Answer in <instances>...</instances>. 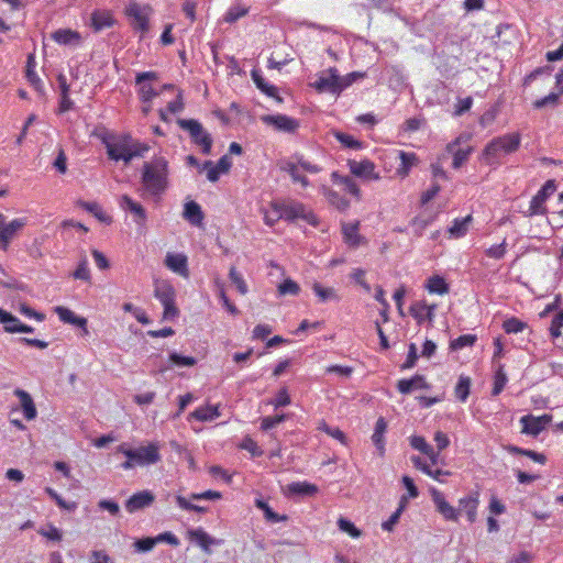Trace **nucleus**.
I'll list each match as a JSON object with an SVG mask.
<instances>
[{
    "label": "nucleus",
    "mask_w": 563,
    "mask_h": 563,
    "mask_svg": "<svg viewBox=\"0 0 563 563\" xmlns=\"http://www.w3.org/2000/svg\"><path fill=\"white\" fill-rule=\"evenodd\" d=\"M141 179L147 195L159 197L168 186V162L164 157H156L144 163Z\"/></svg>",
    "instance_id": "1"
},
{
    "label": "nucleus",
    "mask_w": 563,
    "mask_h": 563,
    "mask_svg": "<svg viewBox=\"0 0 563 563\" xmlns=\"http://www.w3.org/2000/svg\"><path fill=\"white\" fill-rule=\"evenodd\" d=\"M521 142L519 133H507L501 136L494 137L483 150L482 159L489 166H497L501 163V156L515 153Z\"/></svg>",
    "instance_id": "2"
},
{
    "label": "nucleus",
    "mask_w": 563,
    "mask_h": 563,
    "mask_svg": "<svg viewBox=\"0 0 563 563\" xmlns=\"http://www.w3.org/2000/svg\"><path fill=\"white\" fill-rule=\"evenodd\" d=\"M93 135L106 146L108 157L115 162H118L120 152L128 150V146L132 143V136L130 134L113 133L104 126L97 128Z\"/></svg>",
    "instance_id": "3"
},
{
    "label": "nucleus",
    "mask_w": 563,
    "mask_h": 563,
    "mask_svg": "<svg viewBox=\"0 0 563 563\" xmlns=\"http://www.w3.org/2000/svg\"><path fill=\"white\" fill-rule=\"evenodd\" d=\"M283 219L286 221H295L301 219L310 225L317 227L319 221L314 213L303 203L295 200H278Z\"/></svg>",
    "instance_id": "4"
},
{
    "label": "nucleus",
    "mask_w": 563,
    "mask_h": 563,
    "mask_svg": "<svg viewBox=\"0 0 563 563\" xmlns=\"http://www.w3.org/2000/svg\"><path fill=\"white\" fill-rule=\"evenodd\" d=\"M177 124L187 131L196 145L201 147L203 154L209 155L212 147V137L205 131L202 124L195 119H178Z\"/></svg>",
    "instance_id": "5"
},
{
    "label": "nucleus",
    "mask_w": 563,
    "mask_h": 563,
    "mask_svg": "<svg viewBox=\"0 0 563 563\" xmlns=\"http://www.w3.org/2000/svg\"><path fill=\"white\" fill-rule=\"evenodd\" d=\"M128 459L134 460L136 465H151L161 460L159 446L156 443H150L146 446L137 449H126L123 444L118 448Z\"/></svg>",
    "instance_id": "6"
},
{
    "label": "nucleus",
    "mask_w": 563,
    "mask_h": 563,
    "mask_svg": "<svg viewBox=\"0 0 563 563\" xmlns=\"http://www.w3.org/2000/svg\"><path fill=\"white\" fill-rule=\"evenodd\" d=\"M556 190L555 180L549 179L544 183L541 189L533 196L530 201V207L528 210V216H537V214H545L547 208L544 207V202L547 199L554 194Z\"/></svg>",
    "instance_id": "7"
},
{
    "label": "nucleus",
    "mask_w": 563,
    "mask_h": 563,
    "mask_svg": "<svg viewBox=\"0 0 563 563\" xmlns=\"http://www.w3.org/2000/svg\"><path fill=\"white\" fill-rule=\"evenodd\" d=\"M432 501L435 506V510L448 521L456 522L459 520V510L450 505L440 490L437 488L430 489Z\"/></svg>",
    "instance_id": "8"
},
{
    "label": "nucleus",
    "mask_w": 563,
    "mask_h": 563,
    "mask_svg": "<svg viewBox=\"0 0 563 563\" xmlns=\"http://www.w3.org/2000/svg\"><path fill=\"white\" fill-rule=\"evenodd\" d=\"M151 12L150 7H142L137 3H131L126 8V14L132 20V25L135 30L147 32L148 30V15Z\"/></svg>",
    "instance_id": "9"
},
{
    "label": "nucleus",
    "mask_w": 563,
    "mask_h": 563,
    "mask_svg": "<svg viewBox=\"0 0 563 563\" xmlns=\"http://www.w3.org/2000/svg\"><path fill=\"white\" fill-rule=\"evenodd\" d=\"M26 225V219L16 218L9 223L3 222L0 228V250L7 251L11 241L16 236L18 232Z\"/></svg>",
    "instance_id": "10"
},
{
    "label": "nucleus",
    "mask_w": 563,
    "mask_h": 563,
    "mask_svg": "<svg viewBox=\"0 0 563 563\" xmlns=\"http://www.w3.org/2000/svg\"><path fill=\"white\" fill-rule=\"evenodd\" d=\"M262 121L274 126L278 131L294 133L299 128V121L285 114H267L262 117Z\"/></svg>",
    "instance_id": "11"
},
{
    "label": "nucleus",
    "mask_w": 563,
    "mask_h": 563,
    "mask_svg": "<svg viewBox=\"0 0 563 563\" xmlns=\"http://www.w3.org/2000/svg\"><path fill=\"white\" fill-rule=\"evenodd\" d=\"M550 421L551 417L547 415L541 417L527 415L520 419V423L522 424V432L530 435H538Z\"/></svg>",
    "instance_id": "12"
},
{
    "label": "nucleus",
    "mask_w": 563,
    "mask_h": 563,
    "mask_svg": "<svg viewBox=\"0 0 563 563\" xmlns=\"http://www.w3.org/2000/svg\"><path fill=\"white\" fill-rule=\"evenodd\" d=\"M156 79L157 74L155 71H144L136 75L135 82L140 86L139 93L144 102L151 101L158 95L150 84H145V81Z\"/></svg>",
    "instance_id": "13"
},
{
    "label": "nucleus",
    "mask_w": 563,
    "mask_h": 563,
    "mask_svg": "<svg viewBox=\"0 0 563 563\" xmlns=\"http://www.w3.org/2000/svg\"><path fill=\"white\" fill-rule=\"evenodd\" d=\"M313 87L320 92L338 95V70L333 67L329 68L313 82Z\"/></svg>",
    "instance_id": "14"
},
{
    "label": "nucleus",
    "mask_w": 563,
    "mask_h": 563,
    "mask_svg": "<svg viewBox=\"0 0 563 563\" xmlns=\"http://www.w3.org/2000/svg\"><path fill=\"white\" fill-rule=\"evenodd\" d=\"M120 207L133 214V220L137 225H143L146 222V210L128 195H123L120 198Z\"/></svg>",
    "instance_id": "15"
},
{
    "label": "nucleus",
    "mask_w": 563,
    "mask_h": 563,
    "mask_svg": "<svg viewBox=\"0 0 563 563\" xmlns=\"http://www.w3.org/2000/svg\"><path fill=\"white\" fill-rule=\"evenodd\" d=\"M155 497L154 495L148 490H142L134 495H132L126 501H125V509L133 514L135 511H139L141 509H144L152 505Z\"/></svg>",
    "instance_id": "16"
},
{
    "label": "nucleus",
    "mask_w": 563,
    "mask_h": 563,
    "mask_svg": "<svg viewBox=\"0 0 563 563\" xmlns=\"http://www.w3.org/2000/svg\"><path fill=\"white\" fill-rule=\"evenodd\" d=\"M350 170L353 175L367 178V179H379V175L375 173V165L369 159H363L361 162L349 161Z\"/></svg>",
    "instance_id": "17"
},
{
    "label": "nucleus",
    "mask_w": 563,
    "mask_h": 563,
    "mask_svg": "<svg viewBox=\"0 0 563 563\" xmlns=\"http://www.w3.org/2000/svg\"><path fill=\"white\" fill-rule=\"evenodd\" d=\"M479 500H478V494H472L468 496H465L459 500V516L461 512H465L467 520L473 523L476 521L477 518V507H478Z\"/></svg>",
    "instance_id": "18"
},
{
    "label": "nucleus",
    "mask_w": 563,
    "mask_h": 563,
    "mask_svg": "<svg viewBox=\"0 0 563 563\" xmlns=\"http://www.w3.org/2000/svg\"><path fill=\"white\" fill-rule=\"evenodd\" d=\"M430 385L427 383L426 377L416 374L409 379H400L397 383V389L400 394L408 395L416 389H429Z\"/></svg>",
    "instance_id": "19"
},
{
    "label": "nucleus",
    "mask_w": 563,
    "mask_h": 563,
    "mask_svg": "<svg viewBox=\"0 0 563 563\" xmlns=\"http://www.w3.org/2000/svg\"><path fill=\"white\" fill-rule=\"evenodd\" d=\"M165 265L174 273L188 277L189 271L187 265V256L180 253H168L165 257Z\"/></svg>",
    "instance_id": "20"
},
{
    "label": "nucleus",
    "mask_w": 563,
    "mask_h": 563,
    "mask_svg": "<svg viewBox=\"0 0 563 563\" xmlns=\"http://www.w3.org/2000/svg\"><path fill=\"white\" fill-rule=\"evenodd\" d=\"M13 394L20 399V405L23 410L24 418L29 421L35 419L37 410L31 395L20 388H16Z\"/></svg>",
    "instance_id": "21"
},
{
    "label": "nucleus",
    "mask_w": 563,
    "mask_h": 563,
    "mask_svg": "<svg viewBox=\"0 0 563 563\" xmlns=\"http://www.w3.org/2000/svg\"><path fill=\"white\" fill-rule=\"evenodd\" d=\"M55 312L59 319L68 324H73L82 329L84 334H88L87 319L84 317L76 316L70 309L65 307H56Z\"/></svg>",
    "instance_id": "22"
},
{
    "label": "nucleus",
    "mask_w": 563,
    "mask_h": 563,
    "mask_svg": "<svg viewBox=\"0 0 563 563\" xmlns=\"http://www.w3.org/2000/svg\"><path fill=\"white\" fill-rule=\"evenodd\" d=\"M462 141V136H459L455 141L448 144L446 150L453 154V168L457 169L460 168L468 158V155L471 153V147L463 150L457 148Z\"/></svg>",
    "instance_id": "23"
},
{
    "label": "nucleus",
    "mask_w": 563,
    "mask_h": 563,
    "mask_svg": "<svg viewBox=\"0 0 563 563\" xmlns=\"http://www.w3.org/2000/svg\"><path fill=\"white\" fill-rule=\"evenodd\" d=\"M183 217L195 227H200L203 221L201 207L195 201H188L185 203Z\"/></svg>",
    "instance_id": "24"
},
{
    "label": "nucleus",
    "mask_w": 563,
    "mask_h": 563,
    "mask_svg": "<svg viewBox=\"0 0 563 563\" xmlns=\"http://www.w3.org/2000/svg\"><path fill=\"white\" fill-rule=\"evenodd\" d=\"M154 296L161 301L162 305L172 303V301H175L176 291L168 282H156Z\"/></svg>",
    "instance_id": "25"
},
{
    "label": "nucleus",
    "mask_w": 563,
    "mask_h": 563,
    "mask_svg": "<svg viewBox=\"0 0 563 563\" xmlns=\"http://www.w3.org/2000/svg\"><path fill=\"white\" fill-rule=\"evenodd\" d=\"M189 539L191 541H195L198 545L201 547V549L209 553L210 552V545L212 544H219V541L210 537L205 530L201 528L198 529H191L188 531Z\"/></svg>",
    "instance_id": "26"
},
{
    "label": "nucleus",
    "mask_w": 563,
    "mask_h": 563,
    "mask_svg": "<svg viewBox=\"0 0 563 563\" xmlns=\"http://www.w3.org/2000/svg\"><path fill=\"white\" fill-rule=\"evenodd\" d=\"M342 234L344 242L351 247H357L363 242V238L358 234V222L344 223Z\"/></svg>",
    "instance_id": "27"
},
{
    "label": "nucleus",
    "mask_w": 563,
    "mask_h": 563,
    "mask_svg": "<svg viewBox=\"0 0 563 563\" xmlns=\"http://www.w3.org/2000/svg\"><path fill=\"white\" fill-rule=\"evenodd\" d=\"M51 36L56 43L62 45H77L80 42V34L69 29H59L52 33Z\"/></svg>",
    "instance_id": "28"
},
{
    "label": "nucleus",
    "mask_w": 563,
    "mask_h": 563,
    "mask_svg": "<svg viewBox=\"0 0 563 563\" xmlns=\"http://www.w3.org/2000/svg\"><path fill=\"white\" fill-rule=\"evenodd\" d=\"M398 157L400 159V165L396 169V174L401 178H405L409 175V172L412 168V166L417 164V156L415 153L399 151Z\"/></svg>",
    "instance_id": "29"
},
{
    "label": "nucleus",
    "mask_w": 563,
    "mask_h": 563,
    "mask_svg": "<svg viewBox=\"0 0 563 563\" xmlns=\"http://www.w3.org/2000/svg\"><path fill=\"white\" fill-rule=\"evenodd\" d=\"M424 287L430 294L445 295L450 291L449 284L439 275L429 277Z\"/></svg>",
    "instance_id": "30"
},
{
    "label": "nucleus",
    "mask_w": 563,
    "mask_h": 563,
    "mask_svg": "<svg viewBox=\"0 0 563 563\" xmlns=\"http://www.w3.org/2000/svg\"><path fill=\"white\" fill-rule=\"evenodd\" d=\"M312 290L320 302L339 301L340 297L333 287H324L320 283L312 284Z\"/></svg>",
    "instance_id": "31"
},
{
    "label": "nucleus",
    "mask_w": 563,
    "mask_h": 563,
    "mask_svg": "<svg viewBox=\"0 0 563 563\" xmlns=\"http://www.w3.org/2000/svg\"><path fill=\"white\" fill-rule=\"evenodd\" d=\"M219 416L220 411L218 406H205L197 408L189 417L198 421H212Z\"/></svg>",
    "instance_id": "32"
},
{
    "label": "nucleus",
    "mask_w": 563,
    "mask_h": 563,
    "mask_svg": "<svg viewBox=\"0 0 563 563\" xmlns=\"http://www.w3.org/2000/svg\"><path fill=\"white\" fill-rule=\"evenodd\" d=\"M286 490L289 495L312 496L318 492V488L316 485L306 482H294L287 485Z\"/></svg>",
    "instance_id": "33"
},
{
    "label": "nucleus",
    "mask_w": 563,
    "mask_h": 563,
    "mask_svg": "<svg viewBox=\"0 0 563 563\" xmlns=\"http://www.w3.org/2000/svg\"><path fill=\"white\" fill-rule=\"evenodd\" d=\"M251 75L253 81L261 91L269 97H276L279 101L282 100L277 97V88L274 85L266 82L260 70L253 69Z\"/></svg>",
    "instance_id": "34"
},
{
    "label": "nucleus",
    "mask_w": 563,
    "mask_h": 563,
    "mask_svg": "<svg viewBox=\"0 0 563 563\" xmlns=\"http://www.w3.org/2000/svg\"><path fill=\"white\" fill-rule=\"evenodd\" d=\"M320 190L327 197L329 203L334 206L336 209L345 210L349 207V201L339 192L328 188L327 186H322Z\"/></svg>",
    "instance_id": "35"
},
{
    "label": "nucleus",
    "mask_w": 563,
    "mask_h": 563,
    "mask_svg": "<svg viewBox=\"0 0 563 563\" xmlns=\"http://www.w3.org/2000/svg\"><path fill=\"white\" fill-rule=\"evenodd\" d=\"M434 309L435 305L429 306L424 302H416L410 307V312L419 322H421L423 317L432 320Z\"/></svg>",
    "instance_id": "36"
},
{
    "label": "nucleus",
    "mask_w": 563,
    "mask_h": 563,
    "mask_svg": "<svg viewBox=\"0 0 563 563\" xmlns=\"http://www.w3.org/2000/svg\"><path fill=\"white\" fill-rule=\"evenodd\" d=\"M387 423L384 418H378L375 423L374 433L372 435V441L379 450L380 454L384 453V433L386 432Z\"/></svg>",
    "instance_id": "37"
},
{
    "label": "nucleus",
    "mask_w": 563,
    "mask_h": 563,
    "mask_svg": "<svg viewBox=\"0 0 563 563\" xmlns=\"http://www.w3.org/2000/svg\"><path fill=\"white\" fill-rule=\"evenodd\" d=\"M91 23L95 31H101L106 27H110L113 24V19L109 12L96 11L91 15Z\"/></svg>",
    "instance_id": "38"
},
{
    "label": "nucleus",
    "mask_w": 563,
    "mask_h": 563,
    "mask_svg": "<svg viewBox=\"0 0 563 563\" xmlns=\"http://www.w3.org/2000/svg\"><path fill=\"white\" fill-rule=\"evenodd\" d=\"M506 450L510 454L526 455V456L530 457L531 460H533L534 462L540 463V464H544L547 462V457L544 454L538 453L532 450L521 449V448L512 445V444L507 445Z\"/></svg>",
    "instance_id": "39"
},
{
    "label": "nucleus",
    "mask_w": 563,
    "mask_h": 563,
    "mask_svg": "<svg viewBox=\"0 0 563 563\" xmlns=\"http://www.w3.org/2000/svg\"><path fill=\"white\" fill-rule=\"evenodd\" d=\"M300 286L298 283L290 278H286L277 286V294L280 297L284 296H298L300 292Z\"/></svg>",
    "instance_id": "40"
},
{
    "label": "nucleus",
    "mask_w": 563,
    "mask_h": 563,
    "mask_svg": "<svg viewBox=\"0 0 563 563\" xmlns=\"http://www.w3.org/2000/svg\"><path fill=\"white\" fill-rule=\"evenodd\" d=\"M471 389V378L468 376H460L459 382L454 388L455 397L465 402Z\"/></svg>",
    "instance_id": "41"
},
{
    "label": "nucleus",
    "mask_w": 563,
    "mask_h": 563,
    "mask_svg": "<svg viewBox=\"0 0 563 563\" xmlns=\"http://www.w3.org/2000/svg\"><path fill=\"white\" fill-rule=\"evenodd\" d=\"M278 207H279L278 200H274L271 202L269 210H263L264 222L268 227L275 225L276 222H278L280 219H283L282 211Z\"/></svg>",
    "instance_id": "42"
},
{
    "label": "nucleus",
    "mask_w": 563,
    "mask_h": 563,
    "mask_svg": "<svg viewBox=\"0 0 563 563\" xmlns=\"http://www.w3.org/2000/svg\"><path fill=\"white\" fill-rule=\"evenodd\" d=\"M255 506L263 510L264 512V517L267 521H271V522H280V521H284L286 520V516H280L278 515L277 512H275L266 501L262 500V499H256L255 500Z\"/></svg>",
    "instance_id": "43"
},
{
    "label": "nucleus",
    "mask_w": 563,
    "mask_h": 563,
    "mask_svg": "<svg viewBox=\"0 0 563 563\" xmlns=\"http://www.w3.org/2000/svg\"><path fill=\"white\" fill-rule=\"evenodd\" d=\"M79 205L81 208H84L88 212L92 213L100 221L106 222V223L111 222V218L103 212V210L101 209L99 203L80 201Z\"/></svg>",
    "instance_id": "44"
},
{
    "label": "nucleus",
    "mask_w": 563,
    "mask_h": 563,
    "mask_svg": "<svg viewBox=\"0 0 563 563\" xmlns=\"http://www.w3.org/2000/svg\"><path fill=\"white\" fill-rule=\"evenodd\" d=\"M364 74L358 71L350 73L345 76H340L338 74V95L342 92L344 89L350 87L355 80L362 78Z\"/></svg>",
    "instance_id": "45"
},
{
    "label": "nucleus",
    "mask_w": 563,
    "mask_h": 563,
    "mask_svg": "<svg viewBox=\"0 0 563 563\" xmlns=\"http://www.w3.org/2000/svg\"><path fill=\"white\" fill-rule=\"evenodd\" d=\"M364 74L358 71L350 73L345 76H340L338 74V95L342 92L344 89L350 87L355 80L362 78Z\"/></svg>",
    "instance_id": "46"
},
{
    "label": "nucleus",
    "mask_w": 563,
    "mask_h": 563,
    "mask_svg": "<svg viewBox=\"0 0 563 563\" xmlns=\"http://www.w3.org/2000/svg\"><path fill=\"white\" fill-rule=\"evenodd\" d=\"M528 328V324L517 318H509L504 321L503 329L506 333H519Z\"/></svg>",
    "instance_id": "47"
},
{
    "label": "nucleus",
    "mask_w": 563,
    "mask_h": 563,
    "mask_svg": "<svg viewBox=\"0 0 563 563\" xmlns=\"http://www.w3.org/2000/svg\"><path fill=\"white\" fill-rule=\"evenodd\" d=\"M334 136L344 147L352 148V150L362 148V143L360 141L355 140L350 134H346V133H343L340 131H335Z\"/></svg>",
    "instance_id": "48"
},
{
    "label": "nucleus",
    "mask_w": 563,
    "mask_h": 563,
    "mask_svg": "<svg viewBox=\"0 0 563 563\" xmlns=\"http://www.w3.org/2000/svg\"><path fill=\"white\" fill-rule=\"evenodd\" d=\"M176 504L181 509L187 510V511H195V512H199V514H205L208 511L207 507L192 504L190 498L187 499L186 497L180 496V495L176 496Z\"/></svg>",
    "instance_id": "49"
},
{
    "label": "nucleus",
    "mask_w": 563,
    "mask_h": 563,
    "mask_svg": "<svg viewBox=\"0 0 563 563\" xmlns=\"http://www.w3.org/2000/svg\"><path fill=\"white\" fill-rule=\"evenodd\" d=\"M507 380H508L507 375L503 371V366L500 365L499 368L495 373L494 387L492 390V395L493 396L499 395L503 391V389L505 388Z\"/></svg>",
    "instance_id": "50"
},
{
    "label": "nucleus",
    "mask_w": 563,
    "mask_h": 563,
    "mask_svg": "<svg viewBox=\"0 0 563 563\" xmlns=\"http://www.w3.org/2000/svg\"><path fill=\"white\" fill-rule=\"evenodd\" d=\"M229 278L232 282V284L235 285L238 291L241 295H245L247 292V290H249L247 285L244 280L243 276L241 275V273H239L235 267H231L230 273H229Z\"/></svg>",
    "instance_id": "51"
},
{
    "label": "nucleus",
    "mask_w": 563,
    "mask_h": 563,
    "mask_svg": "<svg viewBox=\"0 0 563 563\" xmlns=\"http://www.w3.org/2000/svg\"><path fill=\"white\" fill-rule=\"evenodd\" d=\"M471 221V216H467L462 220H455L453 225L450 228V233L456 238L463 236L467 232Z\"/></svg>",
    "instance_id": "52"
},
{
    "label": "nucleus",
    "mask_w": 563,
    "mask_h": 563,
    "mask_svg": "<svg viewBox=\"0 0 563 563\" xmlns=\"http://www.w3.org/2000/svg\"><path fill=\"white\" fill-rule=\"evenodd\" d=\"M45 493L57 504L59 508L73 511L76 509V503H67L65 501L57 492L51 487L45 488Z\"/></svg>",
    "instance_id": "53"
},
{
    "label": "nucleus",
    "mask_w": 563,
    "mask_h": 563,
    "mask_svg": "<svg viewBox=\"0 0 563 563\" xmlns=\"http://www.w3.org/2000/svg\"><path fill=\"white\" fill-rule=\"evenodd\" d=\"M406 501H407V498L405 496H402L398 509L389 517L388 520L383 522L382 527L384 530L391 531L394 529L395 525H397V522L400 518V515L405 508Z\"/></svg>",
    "instance_id": "54"
},
{
    "label": "nucleus",
    "mask_w": 563,
    "mask_h": 563,
    "mask_svg": "<svg viewBox=\"0 0 563 563\" xmlns=\"http://www.w3.org/2000/svg\"><path fill=\"white\" fill-rule=\"evenodd\" d=\"M37 533L48 540L59 542L63 539V533L53 525H47L46 528H40Z\"/></svg>",
    "instance_id": "55"
},
{
    "label": "nucleus",
    "mask_w": 563,
    "mask_h": 563,
    "mask_svg": "<svg viewBox=\"0 0 563 563\" xmlns=\"http://www.w3.org/2000/svg\"><path fill=\"white\" fill-rule=\"evenodd\" d=\"M169 361L176 366L191 367L197 364V360L192 356H183L176 352L169 354Z\"/></svg>",
    "instance_id": "56"
},
{
    "label": "nucleus",
    "mask_w": 563,
    "mask_h": 563,
    "mask_svg": "<svg viewBox=\"0 0 563 563\" xmlns=\"http://www.w3.org/2000/svg\"><path fill=\"white\" fill-rule=\"evenodd\" d=\"M476 339L474 334H464L451 341L450 347L452 350H461L465 346H472L476 342Z\"/></svg>",
    "instance_id": "57"
},
{
    "label": "nucleus",
    "mask_w": 563,
    "mask_h": 563,
    "mask_svg": "<svg viewBox=\"0 0 563 563\" xmlns=\"http://www.w3.org/2000/svg\"><path fill=\"white\" fill-rule=\"evenodd\" d=\"M240 448L250 452L253 457L262 456L264 453L257 443L250 437H245L242 440Z\"/></svg>",
    "instance_id": "58"
},
{
    "label": "nucleus",
    "mask_w": 563,
    "mask_h": 563,
    "mask_svg": "<svg viewBox=\"0 0 563 563\" xmlns=\"http://www.w3.org/2000/svg\"><path fill=\"white\" fill-rule=\"evenodd\" d=\"M0 323L3 324L4 331L8 332V328H19L21 321L15 316L0 308Z\"/></svg>",
    "instance_id": "59"
},
{
    "label": "nucleus",
    "mask_w": 563,
    "mask_h": 563,
    "mask_svg": "<svg viewBox=\"0 0 563 563\" xmlns=\"http://www.w3.org/2000/svg\"><path fill=\"white\" fill-rule=\"evenodd\" d=\"M410 444L413 449L420 451L426 455L433 454V448L427 443L423 437L415 435L410 439Z\"/></svg>",
    "instance_id": "60"
},
{
    "label": "nucleus",
    "mask_w": 563,
    "mask_h": 563,
    "mask_svg": "<svg viewBox=\"0 0 563 563\" xmlns=\"http://www.w3.org/2000/svg\"><path fill=\"white\" fill-rule=\"evenodd\" d=\"M292 159H297V164L307 173L317 174L322 170L319 165L310 163L302 155L296 154L292 156Z\"/></svg>",
    "instance_id": "61"
},
{
    "label": "nucleus",
    "mask_w": 563,
    "mask_h": 563,
    "mask_svg": "<svg viewBox=\"0 0 563 563\" xmlns=\"http://www.w3.org/2000/svg\"><path fill=\"white\" fill-rule=\"evenodd\" d=\"M338 526L341 531L349 533L353 538H358L361 536V531L354 526V523L345 518L341 517L338 520Z\"/></svg>",
    "instance_id": "62"
},
{
    "label": "nucleus",
    "mask_w": 563,
    "mask_h": 563,
    "mask_svg": "<svg viewBox=\"0 0 563 563\" xmlns=\"http://www.w3.org/2000/svg\"><path fill=\"white\" fill-rule=\"evenodd\" d=\"M506 246L507 243L506 240H504L500 244L492 245L490 247H488L485 251V254L490 258L500 260L506 254Z\"/></svg>",
    "instance_id": "63"
},
{
    "label": "nucleus",
    "mask_w": 563,
    "mask_h": 563,
    "mask_svg": "<svg viewBox=\"0 0 563 563\" xmlns=\"http://www.w3.org/2000/svg\"><path fill=\"white\" fill-rule=\"evenodd\" d=\"M563 327V311H559L552 319L550 325V333L553 339L561 335V329Z\"/></svg>",
    "instance_id": "64"
}]
</instances>
